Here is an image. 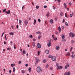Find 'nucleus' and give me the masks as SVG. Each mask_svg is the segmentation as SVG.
<instances>
[{
	"instance_id": "nucleus-15",
	"label": "nucleus",
	"mask_w": 75,
	"mask_h": 75,
	"mask_svg": "<svg viewBox=\"0 0 75 75\" xmlns=\"http://www.w3.org/2000/svg\"><path fill=\"white\" fill-rule=\"evenodd\" d=\"M58 29L59 30V33L61 32V27H59L58 28Z\"/></svg>"
},
{
	"instance_id": "nucleus-50",
	"label": "nucleus",
	"mask_w": 75,
	"mask_h": 75,
	"mask_svg": "<svg viewBox=\"0 0 75 75\" xmlns=\"http://www.w3.org/2000/svg\"><path fill=\"white\" fill-rule=\"evenodd\" d=\"M63 67L62 66H60V69H62V68Z\"/></svg>"
},
{
	"instance_id": "nucleus-36",
	"label": "nucleus",
	"mask_w": 75,
	"mask_h": 75,
	"mask_svg": "<svg viewBox=\"0 0 75 75\" xmlns=\"http://www.w3.org/2000/svg\"><path fill=\"white\" fill-rule=\"evenodd\" d=\"M4 32L2 34L1 37H3V35H4Z\"/></svg>"
},
{
	"instance_id": "nucleus-33",
	"label": "nucleus",
	"mask_w": 75,
	"mask_h": 75,
	"mask_svg": "<svg viewBox=\"0 0 75 75\" xmlns=\"http://www.w3.org/2000/svg\"><path fill=\"white\" fill-rule=\"evenodd\" d=\"M72 16H73V14H70V17H72Z\"/></svg>"
},
{
	"instance_id": "nucleus-12",
	"label": "nucleus",
	"mask_w": 75,
	"mask_h": 75,
	"mask_svg": "<svg viewBox=\"0 0 75 75\" xmlns=\"http://www.w3.org/2000/svg\"><path fill=\"white\" fill-rule=\"evenodd\" d=\"M28 70L29 72H30L31 71V67H29L28 69Z\"/></svg>"
},
{
	"instance_id": "nucleus-53",
	"label": "nucleus",
	"mask_w": 75,
	"mask_h": 75,
	"mask_svg": "<svg viewBox=\"0 0 75 75\" xmlns=\"http://www.w3.org/2000/svg\"><path fill=\"white\" fill-rule=\"evenodd\" d=\"M25 66H26V67H28V64H26L25 65Z\"/></svg>"
},
{
	"instance_id": "nucleus-45",
	"label": "nucleus",
	"mask_w": 75,
	"mask_h": 75,
	"mask_svg": "<svg viewBox=\"0 0 75 75\" xmlns=\"http://www.w3.org/2000/svg\"><path fill=\"white\" fill-rule=\"evenodd\" d=\"M71 58H74V56L73 55H72L71 56Z\"/></svg>"
},
{
	"instance_id": "nucleus-5",
	"label": "nucleus",
	"mask_w": 75,
	"mask_h": 75,
	"mask_svg": "<svg viewBox=\"0 0 75 75\" xmlns=\"http://www.w3.org/2000/svg\"><path fill=\"white\" fill-rule=\"evenodd\" d=\"M68 67H69V65L67 63V64L66 65V66H65V69H66Z\"/></svg>"
},
{
	"instance_id": "nucleus-60",
	"label": "nucleus",
	"mask_w": 75,
	"mask_h": 75,
	"mask_svg": "<svg viewBox=\"0 0 75 75\" xmlns=\"http://www.w3.org/2000/svg\"><path fill=\"white\" fill-rule=\"evenodd\" d=\"M21 61H19V64H21Z\"/></svg>"
},
{
	"instance_id": "nucleus-51",
	"label": "nucleus",
	"mask_w": 75,
	"mask_h": 75,
	"mask_svg": "<svg viewBox=\"0 0 75 75\" xmlns=\"http://www.w3.org/2000/svg\"><path fill=\"white\" fill-rule=\"evenodd\" d=\"M65 17H67V14H66V13H65Z\"/></svg>"
},
{
	"instance_id": "nucleus-57",
	"label": "nucleus",
	"mask_w": 75,
	"mask_h": 75,
	"mask_svg": "<svg viewBox=\"0 0 75 75\" xmlns=\"http://www.w3.org/2000/svg\"><path fill=\"white\" fill-rule=\"evenodd\" d=\"M71 54H72V55H74V52H72L71 53Z\"/></svg>"
},
{
	"instance_id": "nucleus-9",
	"label": "nucleus",
	"mask_w": 75,
	"mask_h": 75,
	"mask_svg": "<svg viewBox=\"0 0 75 75\" xmlns=\"http://www.w3.org/2000/svg\"><path fill=\"white\" fill-rule=\"evenodd\" d=\"M64 75H70V72H68L67 73V72H65L64 73Z\"/></svg>"
},
{
	"instance_id": "nucleus-39",
	"label": "nucleus",
	"mask_w": 75,
	"mask_h": 75,
	"mask_svg": "<svg viewBox=\"0 0 75 75\" xmlns=\"http://www.w3.org/2000/svg\"><path fill=\"white\" fill-rule=\"evenodd\" d=\"M71 43H74V41L73 40H71Z\"/></svg>"
},
{
	"instance_id": "nucleus-34",
	"label": "nucleus",
	"mask_w": 75,
	"mask_h": 75,
	"mask_svg": "<svg viewBox=\"0 0 75 75\" xmlns=\"http://www.w3.org/2000/svg\"><path fill=\"white\" fill-rule=\"evenodd\" d=\"M72 49H73V47H71V49H70V51L71 52L72 50Z\"/></svg>"
},
{
	"instance_id": "nucleus-6",
	"label": "nucleus",
	"mask_w": 75,
	"mask_h": 75,
	"mask_svg": "<svg viewBox=\"0 0 75 75\" xmlns=\"http://www.w3.org/2000/svg\"><path fill=\"white\" fill-rule=\"evenodd\" d=\"M5 13L7 14H10V10H8V11H6Z\"/></svg>"
},
{
	"instance_id": "nucleus-32",
	"label": "nucleus",
	"mask_w": 75,
	"mask_h": 75,
	"mask_svg": "<svg viewBox=\"0 0 75 75\" xmlns=\"http://www.w3.org/2000/svg\"><path fill=\"white\" fill-rule=\"evenodd\" d=\"M46 61V60L45 59H44L43 61V62H44V63H45Z\"/></svg>"
},
{
	"instance_id": "nucleus-52",
	"label": "nucleus",
	"mask_w": 75,
	"mask_h": 75,
	"mask_svg": "<svg viewBox=\"0 0 75 75\" xmlns=\"http://www.w3.org/2000/svg\"><path fill=\"white\" fill-rule=\"evenodd\" d=\"M56 65H57V67H58V66H59V64L58 63H57Z\"/></svg>"
},
{
	"instance_id": "nucleus-55",
	"label": "nucleus",
	"mask_w": 75,
	"mask_h": 75,
	"mask_svg": "<svg viewBox=\"0 0 75 75\" xmlns=\"http://www.w3.org/2000/svg\"><path fill=\"white\" fill-rule=\"evenodd\" d=\"M52 37L53 38V39L54 38V35H52Z\"/></svg>"
},
{
	"instance_id": "nucleus-42",
	"label": "nucleus",
	"mask_w": 75,
	"mask_h": 75,
	"mask_svg": "<svg viewBox=\"0 0 75 75\" xmlns=\"http://www.w3.org/2000/svg\"><path fill=\"white\" fill-rule=\"evenodd\" d=\"M40 38H41V36L40 35L38 36V39H40Z\"/></svg>"
},
{
	"instance_id": "nucleus-21",
	"label": "nucleus",
	"mask_w": 75,
	"mask_h": 75,
	"mask_svg": "<svg viewBox=\"0 0 75 75\" xmlns=\"http://www.w3.org/2000/svg\"><path fill=\"white\" fill-rule=\"evenodd\" d=\"M65 24L66 25H67V26H68V23L67 22H65Z\"/></svg>"
},
{
	"instance_id": "nucleus-29",
	"label": "nucleus",
	"mask_w": 75,
	"mask_h": 75,
	"mask_svg": "<svg viewBox=\"0 0 75 75\" xmlns=\"http://www.w3.org/2000/svg\"><path fill=\"white\" fill-rule=\"evenodd\" d=\"M22 22L21 21V20H20L19 21V23H20V24H21V23Z\"/></svg>"
},
{
	"instance_id": "nucleus-3",
	"label": "nucleus",
	"mask_w": 75,
	"mask_h": 75,
	"mask_svg": "<svg viewBox=\"0 0 75 75\" xmlns=\"http://www.w3.org/2000/svg\"><path fill=\"white\" fill-rule=\"evenodd\" d=\"M49 43L47 44V45L48 47H50L51 45V40H49Z\"/></svg>"
},
{
	"instance_id": "nucleus-16",
	"label": "nucleus",
	"mask_w": 75,
	"mask_h": 75,
	"mask_svg": "<svg viewBox=\"0 0 75 75\" xmlns=\"http://www.w3.org/2000/svg\"><path fill=\"white\" fill-rule=\"evenodd\" d=\"M36 22H37V21H36V20L35 19L34 21L33 25H35V24L36 23Z\"/></svg>"
},
{
	"instance_id": "nucleus-17",
	"label": "nucleus",
	"mask_w": 75,
	"mask_h": 75,
	"mask_svg": "<svg viewBox=\"0 0 75 75\" xmlns=\"http://www.w3.org/2000/svg\"><path fill=\"white\" fill-rule=\"evenodd\" d=\"M45 52L46 53V54H49V51L48 50H46L45 51Z\"/></svg>"
},
{
	"instance_id": "nucleus-19",
	"label": "nucleus",
	"mask_w": 75,
	"mask_h": 75,
	"mask_svg": "<svg viewBox=\"0 0 75 75\" xmlns=\"http://www.w3.org/2000/svg\"><path fill=\"white\" fill-rule=\"evenodd\" d=\"M15 71H16V68L15 67H13V72H15Z\"/></svg>"
},
{
	"instance_id": "nucleus-26",
	"label": "nucleus",
	"mask_w": 75,
	"mask_h": 75,
	"mask_svg": "<svg viewBox=\"0 0 75 75\" xmlns=\"http://www.w3.org/2000/svg\"><path fill=\"white\" fill-rule=\"evenodd\" d=\"M54 40V41H56V40H57V37L55 38Z\"/></svg>"
},
{
	"instance_id": "nucleus-47",
	"label": "nucleus",
	"mask_w": 75,
	"mask_h": 75,
	"mask_svg": "<svg viewBox=\"0 0 75 75\" xmlns=\"http://www.w3.org/2000/svg\"><path fill=\"white\" fill-rule=\"evenodd\" d=\"M11 67H14V65H13V64H11Z\"/></svg>"
},
{
	"instance_id": "nucleus-44",
	"label": "nucleus",
	"mask_w": 75,
	"mask_h": 75,
	"mask_svg": "<svg viewBox=\"0 0 75 75\" xmlns=\"http://www.w3.org/2000/svg\"><path fill=\"white\" fill-rule=\"evenodd\" d=\"M47 17H49V13H48L46 15Z\"/></svg>"
},
{
	"instance_id": "nucleus-48",
	"label": "nucleus",
	"mask_w": 75,
	"mask_h": 75,
	"mask_svg": "<svg viewBox=\"0 0 75 75\" xmlns=\"http://www.w3.org/2000/svg\"><path fill=\"white\" fill-rule=\"evenodd\" d=\"M57 1L58 2H59V3H60V2H61V0H58Z\"/></svg>"
},
{
	"instance_id": "nucleus-24",
	"label": "nucleus",
	"mask_w": 75,
	"mask_h": 75,
	"mask_svg": "<svg viewBox=\"0 0 75 75\" xmlns=\"http://www.w3.org/2000/svg\"><path fill=\"white\" fill-rule=\"evenodd\" d=\"M21 72L22 74H24L25 73V72L23 70H21Z\"/></svg>"
},
{
	"instance_id": "nucleus-63",
	"label": "nucleus",
	"mask_w": 75,
	"mask_h": 75,
	"mask_svg": "<svg viewBox=\"0 0 75 75\" xmlns=\"http://www.w3.org/2000/svg\"><path fill=\"white\" fill-rule=\"evenodd\" d=\"M7 36V35L6 34L5 36V38H6V36Z\"/></svg>"
},
{
	"instance_id": "nucleus-20",
	"label": "nucleus",
	"mask_w": 75,
	"mask_h": 75,
	"mask_svg": "<svg viewBox=\"0 0 75 75\" xmlns=\"http://www.w3.org/2000/svg\"><path fill=\"white\" fill-rule=\"evenodd\" d=\"M29 38H33V36L32 35H30L29 36Z\"/></svg>"
},
{
	"instance_id": "nucleus-49",
	"label": "nucleus",
	"mask_w": 75,
	"mask_h": 75,
	"mask_svg": "<svg viewBox=\"0 0 75 75\" xmlns=\"http://www.w3.org/2000/svg\"><path fill=\"white\" fill-rule=\"evenodd\" d=\"M33 41H36V39H34L33 40Z\"/></svg>"
},
{
	"instance_id": "nucleus-54",
	"label": "nucleus",
	"mask_w": 75,
	"mask_h": 75,
	"mask_svg": "<svg viewBox=\"0 0 75 75\" xmlns=\"http://www.w3.org/2000/svg\"><path fill=\"white\" fill-rule=\"evenodd\" d=\"M4 44L5 45H6V42L4 41Z\"/></svg>"
},
{
	"instance_id": "nucleus-58",
	"label": "nucleus",
	"mask_w": 75,
	"mask_h": 75,
	"mask_svg": "<svg viewBox=\"0 0 75 75\" xmlns=\"http://www.w3.org/2000/svg\"><path fill=\"white\" fill-rule=\"evenodd\" d=\"M13 48H14V49H15V50H16V47L15 46H14Z\"/></svg>"
},
{
	"instance_id": "nucleus-30",
	"label": "nucleus",
	"mask_w": 75,
	"mask_h": 75,
	"mask_svg": "<svg viewBox=\"0 0 75 75\" xmlns=\"http://www.w3.org/2000/svg\"><path fill=\"white\" fill-rule=\"evenodd\" d=\"M38 21L39 23H40L41 22V20L40 19H38Z\"/></svg>"
},
{
	"instance_id": "nucleus-27",
	"label": "nucleus",
	"mask_w": 75,
	"mask_h": 75,
	"mask_svg": "<svg viewBox=\"0 0 75 75\" xmlns=\"http://www.w3.org/2000/svg\"><path fill=\"white\" fill-rule=\"evenodd\" d=\"M36 8L37 9H38L39 8V6H36Z\"/></svg>"
},
{
	"instance_id": "nucleus-37",
	"label": "nucleus",
	"mask_w": 75,
	"mask_h": 75,
	"mask_svg": "<svg viewBox=\"0 0 75 75\" xmlns=\"http://www.w3.org/2000/svg\"><path fill=\"white\" fill-rule=\"evenodd\" d=\"M48 66H49V65L48 64H47L46 66V68H48Z\"/></svg>"
},
{
	"instance_id": "nucleus-35",
	"label": "nucleus",
	"mask_w": 75,
	"mask_h": 75,
	"mask_svg": "<svg viewBox=\"0 0 75 75\" xmlns=\"http://www.w3.org/2000/svg\"><path fill=\"white\" fill-rule=\"evenodd\" d=\"M49 57L50 58H52V56H49Z\"/></svg>"
},
{
	"instance_id": "nucleus-25",
	"label": "nucleus",
	"mask_w": 75,
	"mask_h": 75,
	"mask_svg": "<svg viewBox=\"0 0 75 75\" xmlns=\"http://www.w3.org/2000/svg\"><path fill=\"white\" fill-rule=\"evenodd\" d=\"M57 69H60V67H59V66H57Z\"/></svg>"
},
{
	"instance_id": "nucleus-43",
	"label": "nucleus",
	"mask_w": 75,
	"mask_h": 75,
	"mask_svg": "<svg viewBox=\"0 0 75 75\" xmlns=\"http://www.w3.org/2000/svg\"><path fill=\"white\" fill-rule=\"evenodd\" d=\"M44 8H47V6H43Z\"/></svg>"
},
{
	"instance_id": "nucleus-18",
	"label": "nucleus",
	"mask_w": 75,
	"mask_h": 75,
	"mask_svg": "<svg viewBox=\"0 0 75 75\" xmlns=\"http://www.w3.org/2000/svg\"><path fill=\"white\" fill-rule=\"evenodd\" d=\"M62 39H64V38H65V36H64V35H62Z\"/></svg>"
},
{
	"instance_id": "nucleus-11",
	"label": "nucleus",
	"mask_w": 75,
	"mask_h": 75,
	"mask_svg": "<svg viewBox=\"0 0 75 75\" xmlns=\"http://www.w3.org/2000/svg\"><path fill=\"white\" fill-rule=\"evenodd\" d=\"M70 55V52H67L66 54V56H68V55Z\"/></svg>"
},
{
	"instance_id": "nucleus-64",
	"label": "nucleus",
	"mask_w": 75,
	"mask_h": 75,
	"mask_svg": "<svg viewBox=\"0 0 75 75\" xmlns=\"http://www.w3.org/2000/svg\"><path fill=\"white\" fill-rule=\"evenodd\" d=\"M64 6H66V4L65 3H64Z\"/></svg>"
},
{
	"instance_id": "nucleus-22",
	"label": "nucleus",
	"mask_w": 75,
	"mask_h": 75,
	"mask_svg": "<svg viewBox=\"0 0 75 75\" xmlns=\"http://www.w3.org/2000/svg\"><path fill=\"white\" fill-rule=\"evenodd\" d=\"M63 12H62L60 13V15L61 16H63Z\"/></svg>"
},
{
	"instance_id": "nucleus-40",
	"label": "nucleus",
	"mask_w": 75,
	"mask_h": 75,
	"mask_svg": "<svg viewBox=\"0 0 75 75\" xmlns=\"http://www.w3.org/2000/svg\"><path fill=\"white\" fill-rule=\"evenodd\" d=\"M38 55H40V52L39 51H38Z\"/></svg>"
},
{
	"instance_id": "nucleus-2",
	"label": "nucleus",
	"mask_w": 75,
	"mask_h": 75,
	"mask_svg": "<svg viewBox=\"0 0 75 75\" xmlns=\"http://www.w3.org/2000/svg\"><path fill=\"white\" fill-rule=\"evenodd\" d=\"M37 71L38 72H40L41 71V69L40 67H38L37 69Z\"/></svg>"
},
{
	"instance_id": "nucleus-38",
	"label": "nucleus",
	"mask_w": 75,
	"mask_h": 75,
	"mask_svg": "<svg viewBox=\"0 0 75 75\" xmlns=\"http://www.w3.org/2000/svg\"><path fill=\"white\" fill-rule=\"evenodd\" d=\"M11 48L10 47H8L7 49V50H10Z\"/></svg>"
},
{
	"instance_id": "nucleus-31",
	"label": "nucleus",
	"mask_w": 75,
	"mask_h": 75,
	"mask_svg": "<svg viewBox=\"0 0 75 75\" xmlns=\"http://www.w3.org/2000/svg\"><path fill=\"white\" fill-rule=\"evenodd\" d=\"M6 11V9H4L3 11V12H5Z\"/></svg>"
},
{
	"instance_id": "nucleus-10",
	"label": "nucleus",
	"mask_w": 75,
	"mask_h": 75,
	"mask_svg": "<svg viewBox=\"0 0 75 75\" xmlns=\"http://www.w3.org/2000/svg\"><path fill=\"white\" fill-rule=\"evenodd\" d=\"M55 49L57 50H59V46H57L56 47Z\"/></svg>"
},
{
	"instance_id": "nucleus-7",
	"label": "nucleus",
	"mask_w": 75,
	"mask_h": 75,
	"mask_svg": "<svg viewBox=\"0 0 75 75\" xmlns=\"http://www.w3.org/2000/svg\"><path fill=\"white\" fill-rule=\"evenodd\" d=\"M37 46L38 48H40L41 47V45H40V43H38Z\"/></svg>"
},
{
	"instance_id": "nucleus-23",
	"label": "nucleus",
	"mask_w": 75,
	"mask_h": 75,
	"mask_svg": "<svg viewBox=\"0 0 75 75\" xmlns=\"http://www.w3.org/2000/svg\"><path fill=\"white\" fill-rule=\"evenodd\" d=\"M25 52H26L24 50H23V53L24 54H25Z\"/></svg>"
},
{
	"instance_id": "nucleus-28",
	"label": "nucleus",
	"mask_w": 75,
	"mask_h": 75,
	"mask_svg": "<svg viewBox=\"0 0 75 75\" xmlns=\"http://www.w3.org/2000/svg\"><path fill=\"white\" fill-rule=\"evenodd\" d=\"M33 47H35V43L34 42L33 43Z\"/></svg>"
},
{
	"instance_id": "nucleus-13",
	"label": "nucleus",
	"mask_w": 75,
	"mask_h": 75,
	"mask_svg": "<svg viewBox=\"0 0 75 75\" xmlns=\"http://www.w3.org/2000/svg\"><path fill=\"white\" fill-rule=\"evenodd\" d=\"M14 34V33L13 32H11L9 33V35H13Z\"/></svg>"
},
{
	"instance_id": "nucleus-1",
	"label": "nucleus",
	"mask_w": 75,
	"mask_h": 75,
	"mask_svg": "<svg viewBox=\"0 0 75 75\" xmlns=\"http://www.w3.org/2000/svg\"><path fill=\"white\" fill-rule=\"evenodd\" d=\"M69 36L70 37H72V38H74V36H75V34L72 33H71L69 34Z\"/></svg>"
},
{
	"instance_id": "nucleus-14",
	"label": "nucleus",
	"mask_w": 75,
	"mask_h": 75,
	"mask_svg": "<svg viewBox=\"0 0 75 75\" xmlns=\"http://www.w3.org/2000/svg\"><path fill=\"white\" fill-rule=\"evenodd\" d=\"M50 22L51 23V24H52L53 23V20L52 19H51L50 21Z\"/></svg>"
},
{
	"instance_id": "nucleus-61",
	"label": "nucleus",
	"mask_w": 75,
	"mask_h": 75,
	"mask_svg": "<svg viewBox=\"0 0 75 75\" xmlns=\"http://www.w3.org/2000/svg\"><path fill=\"white\" fill-rule=\"evenodd\" d=\"M55 8H55V7H54L53 8V9H54V10H55Z\"/></svg>"
},
{
	"instance_id": "nucleus-46",
	"label": "nucleus",
	"mask_w": 75,
	"mask_h": 75,
	"mask_svg": "<svg viewBox=\"0 0 75 75\" xmlns=\"http://www.w3.org/2000/svg\"><path fill=\"white\" fill-rule=\"evenodd\" d=\"M64 22H65V19H63V21H62V23H64Z\"/></svg>"
},
{
	"instance_id": "nucleus-62",
	"label": "nucleus",
	"mask_w": 75,
	"mask_h": 75,
	"mask_svg": "<svg viewBox=\"0 0 75 75\" xmlns=\"http://www.w3.org/2000/svg\"><path fill=\"white\" fill-rule=\"evenodd\" d=\"M17 29H18V25H17V27L16 28Z\"/></svg>"
},
{
	"instance_id": "nucleus-41",
	"label": "nucleus",
	"mask_w": 75,
	"mask_h": 75,
	"mask_svg": "<svg viewBox=\"0 0 75 75\" xmlns=\"http://www.w3.org/2000/svg\"><path fill=\"white\" fill-rule=\"evenodd\" d=\"M9 72L10 74H11V70H9Z\"/></svg>"
},
{
	"instance_id": "nucleus-8",
	"label": "nucleus",
	"mask_w": 75,
	"mask_h": 75,
	"mask_svg": "<svg viewBox=\"0 0 75 75\" xmlns=\"http://www.w3.org/2000/svg\"><path fill=\"white\" fill-rule=\"evenodd\" d=\"M52 60L53 61H56V58L55 57H52Z\"/></svg>"
},
{
	"instance_id": "nucleus-56",
	"label": "nucleus",
	"mask_w": 75,
	"mask_h": 75,
	"mask_svg": "<svg viewBox=\"0 0 75 75\" xmlns=\"http://www.w3.org/2000/svg\"><path fill=\"white\" fill-rule=\"evenodd\" d=\"M38 34H41V32L40 31L38 33Z\"/></svg>"
},
{
	"instance_id": "nucleus-59",
	"label": "nucleus",
	"mask_w": 75,
	"mask_h": 75,
	"mask_svg": "<svg viewBox=\"0 0 75 75\" xmlns=\"http://www.w3.org/2000/svg\"><path fill=\"white\" fill-rule=\"evenodd\" d=\"M71 2H70L69 3V5H70V6H71Z\"/></svg>"
},
{
	"instance_id": "nucleus-4",
	"label": "nucleus",
	"mask_w": 75,
	"mask_h": 75,
	"mask_svg": "<svg viewBox=\"0 0 75 75\" xmlns=\"http://www.w3.org/2000/svg\"><path fill=\"white\" fill-rule=\"evenodd\" d=\"M28 21H27V20H25V21L24 23H25V25L26 26V25H27V24H28Z\"/></svg>"
}]
</instances>
